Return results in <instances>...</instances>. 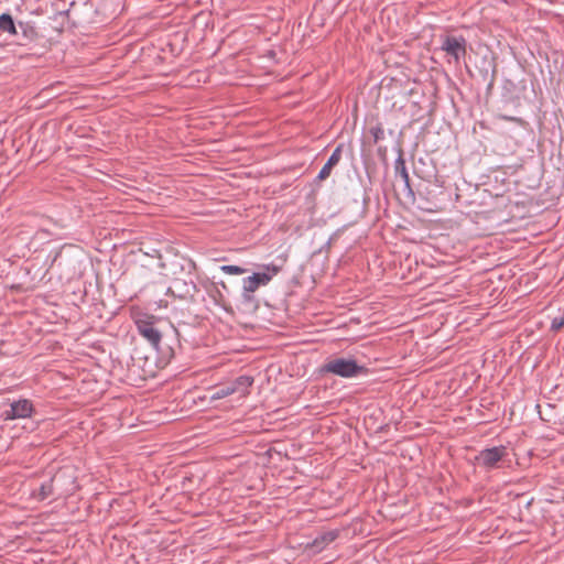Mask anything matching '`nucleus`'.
I'll return each mask as SVG.
<instances>
[{
    "label": "nucleus",
    "instance_id": "f8f14e48",
    "mask_svg": "<svg viewBox=\"0 0 564 564\" xmlns=\"http://www.w3.org/2000/svg\"><path fill=\"white\" fill-rule=\"evenodd\" d=\"M524 90L523 87H519L511 80H506L502 87L501 102L503 106L519 107L521 105V93Z\"/></svg>",
    "mask_w": 564,
    "mask_h": 564
},
{
    "label": "nucleus",
    "instance_id": "cd10ccee",
    "mask_svg": "<svg viewBox=\"0 0 564 564\" xmlns=\"http://www.w3.org/2000/svg\"><path fill=\"white\" fill-rule=\"evenodd\" d=\"M220 284H221V286H223L224 289H226V288H227V286H226V284H225V282H220Z\"/></svg>",
    "mask_w": 564,
    "mask_h": 564
},
{
    "label": "nucleus",
    "instance_id": "a211bd4d",
    "mask_svg": "<svg viewBox=\"0 0 564 564\" xmlns=\"http://www.w3.org/2000/svg\"><path fill=\"white\" fill-rule=\"evenodd\" d=\"M175 311V315L178 316V323H183V324H192L194 322H196L198 318L202 317V315L199 313H195V314H188L186 315L183 310H177V308H174Z\"/></svg>",
    "mask_w": 564,
    "mask_h": 564
},
{
    "label": "nucleus",
    "instance_id": "0eeeda50",
    "mask_svg": "<svg viewBox=\"0 0 564 564\" xmlns=\"http://www.w3.org/2000/svg\"><path fill=\"white\" fill-rule=\"evenodd\" d=\"M467 42L464 36L444 35L441 37V50L457 64L466 55Z\"/></svg>",
    "mask_w": 564,
    "mask_h": 564
},
{
    "label": "nucleus",
    "instance_id": "7ed1b4c3",
    "mask_svg": "<svg viewBox=\"0 0 564 564\" xmlns=\"http://www.w3.org/2000/svg\"><path fill=\"white\" fill-rule=\"evenodd\" d=\"M508 449L503 445L481 449L475 456V464L479 467L491 470L502 468L508 457Z\"/></svg>",
    "mask_w": 564,
    "mask_h": 564
},
{
    "label": "nucleus",
    "instance_id": "f257e3e1",
    "mask_svg": "<svg viewBox=\"0 0 564 564\" xmlns=\"http://www.w3.org/2000/svg\"><path fill=\"white\" fill-rule=\"evenodd\" d=\"M185 263L181 264L183 272L182 276H174L172 284L169 286L166 294H171L174 297L182 300L194 299V295L198 292L196 284V263L191 260H184Z\"/></svg>",
    "mask_w": 564,
    "mask_h": 564
},
{
    "label": "nucleus",
    "instance_id": "4468645a",
    "mask_svg": "<svg viewBox=\"0 0 564 564\" xmlns=\"http://www.w3.org/2000/svg\"><path fill=\"white\" fill-rule=\"evenodd\" d=\"M398 158L394 162V171H395V177H400L404 188L408 191L409 194L413 195V191L410 185V176L405 166V160L403 156V150L401 148V143H398L397 148Z\"/></svg>",
    "mask_w": 564,
    "mask_h": 564
},
{
    "label": "nucleus",
    "instance_id": "6e6552de",
    "mask_svg": "<svg viewBox=\"0 0 564 564\" xmlns=\"http://www.w3.org/2000/svg\"><path fill=\"white\" fill-rule=\"evenodd\" d=\"M34 412L32 402L28 399H20L10 404V409L2 413L4 420L31 417Z\"/></svg>",
    "mask_w": 564,
    "mask_h": 564
},
{
    "label": "nucleus",
    "instance_id": "aec40b11",
    "mask_svg": "<svg viewBox=\"0 0 564 564\" xmlns=\"http://www.w3.org/2000/svg\"><path fill=\"white\" fill-rule=\"evenodd\" d=\"M220 270L226 274L239 275L247 272V269L234 265V264H225L220 267Z\"/></svg>",
    "mask_w": 564,
    "mask_h": 564
},
{
    "label": "nucleus",
    "instance_id": "5701e85b",
    "mask_svg": "<svg viewBox=\"0 0 564 564\" xmlns=\"http://www.w3.org/2000/svg\"><path fill=\"white\" fill-rule=\"evenodd\" d=\"M280 271H281V267L275 265V264H267V265H264V271L262 272V274H269L270 281H271L272 278L274 275H276Z\"/></svg>",
    "mask_w": 564,
    "mask_h": 564
},
{
    "label": "nucleus",
    "instance_id": "1a4fd4ad",
    "mask_svg": "<svg viewBox=\"0 0 564 564\" xmlns=\"http://www.w3.org/2000/svg\"><path fill=\"white\" fill-rule=\"evenodd\" d=\"M270 282V275L269 274H262V272H254L252 275L243 279L242 283V296L245 301H252L253 300V293L260 288L269 284Z\"/></svg>",
    "mask_w": 564,
    "mask_h": 564
},
{
    "label": "nucleus",
    "instance_id": "2eb2a0df",
    "mask_svg": "<svg viewBox=\"0 0 564 564\" xmlns=\"http://www.w3.org/2000/svg\"><path fill=\"white\" fill-rule=\"evenodd\" d=\"M538 409H539L540 417L543 421H545L547 423H552L554 425H556V424L563 425L564 424V412L557 405L547 403L544 409V412H542L540 405H538Z\"/></svg>",
    "mask_w": 564,
    "mask_h": 564
},
{
    "label": "nucleus",
    "instance_id": "bb28decb",
    "mask_svg": "<svg viewBox=\"0 0 564 564\" xmlns=\"http://www.w3.org/2000/svg\"><path fill=\"white\" fill-rule=\"evenodd\" d=\"M494 86V77L490 79L489 84H488V89H491Z\"/></svg>",
    "mask_w": 564,
    "mask_h": 564
},
{
    "label": "nucleus",
    "instance_id": "20e7f679",
    "mask_svg": "<svg viewBox=\"0 0 564 564\" xmlns=\"http://www.w3.org/2000/svg\"><path fill=\"white\" fill-rule=\"evenodd\" d=\"M253 377L251 376H239L230 382L216 387L212 394V399L219 400L234 393H239L241 397H246L249 394V388L253 384Z\"/></svg>",
    "mask_w": 564,
    "mask_h": 564
},
{
    "label": "nucleus",
    "instance_id": "ddd939ff",
    "mask_svg": "<svg viewBox=\"0 0 564 564\" xmlns=\"http://www.w3.org/2000/svg\"><path fill=\"white\" fill-rule=\"evenodd\" d=\"M18 43L20 45H28L39 37L37 29L32 21H19L18 22Z\"/></svg>",
    "mask_w": 564,
    "mask_h": 564
},
{
    "label": "nucleus",
    "instance_id": "c85d7f7f",
    "mask_svg": "<svg viewBox=\"0 0 564 564\" xmlns=\"http://www.w3.org/2000/svg\"><path fill=\"white\" fill-rule=\"evenodd\" d=\"M36 145H37V143H35V144L33 145V149H32V151H33V152L35 151Z\"/></svg>",
    "mask_w": 564,
    "mask_h": 564
},
{
    "label": "nucleus",
    "instance_id": "f3484780",
    "mask_svg": "<svg viewBox=\"0 0 564 564\" xmlns=\"http://www.w3.org/2000/svg\"><path fill=\"white\" fill-rule=\"evenodd\" d=\"M337 538H338V531L337 530H332V531L323 532L321 535H318L314 540L313 544L315 546H317V547H319V546L323 547L324 545L334 542Z\"/></svg>",
    "mask_w": 564,
    "mask_h": 564
},
{
    "label": "nucleus",
    "instance_id": "6ab92c4d",
    "mask_svg": "<svg viewBox=\"0 0 564 564\" xmlns=\"http://www.w3.org/2000/svg\"><path fill=\"white\" fill-rule=\"evenodd\" d=\"M205 289L207 290L208 294L215 300L217 304H220L224 301V296L219 289L217 288V284L214 282H209L208 285H205Z\"/></svg>",
    "mask_w": 564,
    "mask_h": 564
},
{
    "label": "nucleus",
    "instance_id": "9b49d317",
    "mask_svg": "<svg viewBox=\"0 0 564 564\" xmlns=\"http://www.w3.org/2000/svg\"><path fill=\"white\" fill-rule=\"evenodd\" d=\"M65 478L63 471L56 473L47 481L43 482L37 490H34L32 496L39 501H43L56 494V487H61Z\"/></svg>",
    "mask_w": 564,
    "mask_h": 564
},
{
    "label": "nucleus",
    "instance_id": "b1692460",
    "mask_svg": "<svg viewBox=\"0 0 564 564\" xmlns=\"http://www.w3.org/2000/svg\"><path fill=\"white\" fill-rule=\"evenodd\" d=\"M333 167H334L333 165H330L329 163H327V162H326V163L324 164V166L322 167V170L319 171V173H318L317 177H318L319 180H325L326 177H328V176H329V174H330V172H332Z\"/></svg>",
    "mask_w": 564,
    "mask_h": 564
},
{
    "label": "nucleus",
    "instance_id": "4be33fe9",
    "mask_svg": "<svg viewBox=\"0 0 564 564\" xmlns=\"http://www.w3.org/2000/svg\"><path fill=\"white\" fill-rule=\"evenodd\" d=\"M341 148H343V144H339L335 150L334 152L332 153V155L328 158L327 160V163H329L330 165L335 166L340 158H341Z\"/></svg>",
    "mask_w": 564,
    "mask_h": 564
},
{
    "label": "nucleus",
    "instance_id": "39448f33",
    "mask_svg": "<svg viewBox=\"0 0 564 564\" xmlns=\"http://www.w3.org/2000/svg\"><path fill=\"white\" fill-rule=\"evenodd\" d=\"M369 133L373 141H381L389 139L390 141H398L402 135V130L395 121V117L387 118L383 122H377L369 126Z\"/></svg>",
    "mask_w": 564,
    "mask_h": 564
},
{
    "label": "nucleus",
    "instance_id": "f03ea898",
    "mask_svg": "<svg viewBox=\"0 0 564 564\" xmlns=\"http://www.w3.org/2000/svg\"><path fill=\"white\" fill-rule=\"evenodd\" d=\"M366 368L357 364L355 359L334 358L325 362L321 372L333 373L341 378H352L364 373Z\"/></svg>",
    "mask_w": 564,
    "mask_h": 564
},
{
    "label": "nucleus",
    "instance_id": "393cba45",
    "mask_svg": "<svg viewBox=\"0 0 564 564\" xmlns=\"http://www.w3.org/2000/svg\"><path fill=\"white\" fill-rule=\"evenodd\" d=\"M500 118H502L503 120H507V121H514V122H518L520 124L524 123V121L520 117H513V116H508V115H500Z\"/></svg>",
    "mask_w": 564,
    "mask_h": 564
},
{
    "label": "nucleus",
    "instance_id": "dca6fc26",
    "mask_svg": "<svg viewBox=\"0 0 564 564\" xmlns=\"http://www.w3.org/2000/svg\"><path fill=\"white\" fill-rule=\"evenodd\" d=\"M0 31L8 32L12 35H19L18 24L14 23L10 14L2 13L0 15Z\"/></svg>",
    "mask_w": 564,
    "mask_h": 564
},
{
    "label": "nucleus",
    "instance_id": "412c9836",
    "mask_svg": "<svg viewBox=\"0 0 564 564\" xmlns=\"http://www.w3.org/2000/svg\"><path fill=\"white\" fill-rule=\"evenodd\" d=\"M564 327V308L560 311L558 315L554 316L551 322V329L558 332Z\"/></svg>",
    "mask_w": 564,
    "mask_h": 564
},
{
    "label": "nucleus",
    "instance_id": "9d476101",
    "mask_svg": "<svg viewBox=\"0 0 564 564\" xmlns=\"http://www.w3.org/2000/svg\"><path fill=\"white\" fill-rule=\"evenodd\" d=\"M139 334L144 337L156 350H161V333L150 319H138L135 322Z\"/></svg>",
    "mask_w": 564,
    "mask_h": 564
},
{
    "label": "nucleus",
    "instance_id": "a878e982",
    "mask_svg": "<svg viewBox=\"0 0 564 564\" xmlns=\"http://www.w3.org/2000/svg\"><path fill=\"white\" fill-rule=\"evenodd\" d=\"M169 349H170L169 358H173L175 356V349L172 347H169Z\"/></svg>",
    "mask_w": 564,
    "mask_h": 564
},
{
    "label": "nucleus",
    "instance_id": "423d86ee",
    "mask_svg": "<svg viewBox=\"0 0 564 564\" xmlns=\"http://www.w3.org/2000/svg\"><path fill=\"white\" fill-rule=\"evenodd\" d=\"M519 143H498L492 152L500 156L498 167L517 169L523 165L524 160L518 155Z\"/></svg>",
    "mask_w": 564,
    "mask_h": 564
}]
</instances>
